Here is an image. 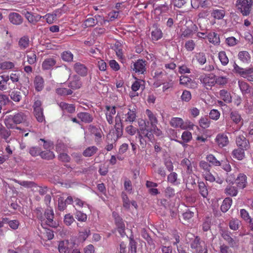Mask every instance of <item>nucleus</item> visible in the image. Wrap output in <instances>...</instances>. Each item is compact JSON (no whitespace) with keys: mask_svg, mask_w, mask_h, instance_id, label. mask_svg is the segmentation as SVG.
I'll use <instances>...</instances> for the list:
<instances>
[{"mask_svg":"<svg viewBox=\"0 0 253 253\" xmlns=\"http://www.w3.org/2000/svg\"><path fill=\"white\" fill-rule=\"evenodd\" d=\"M146 63L142 59H139L131 66V69L135 73L143 74L146 71Z\"/></svg>","mask_w":253,"mask_h":253,"instance_id":"nucleus-11","label":"nucleus"},{"mask_svg":"<svg viewBox=\"0 0 253 253\" xmlns=\"http://www.w3.org/2000/svg\"><path fill=\"white\" fill-rule=\"evenodd\" d=\"M177 174L175 172H171L168 176V182L171 183L173 185H178L180 183V182L177 179Z\"/></svg>","mask_w":253,"mask_h":253,"instance_id":"nucleus-40","label":"nucleus"},{"mask_svg":"<svg viewBox=\"0 0 253 253\" xmlns=\"http://www.w3.org/2000/svg\"><path fill=\"white\" fill-rule=\"evenodd\" d=\"M195 58L199 64L203 65L206 63L207 58L205 53L198 52L195 55Z\"/></svg>","mask_w":253,"mask_h":253,"instance_id":"nucleus-38","label":"nucleus"},{"mask_svg":"<svg viewBox=\"0 0 253 253\" xmlns=\"http://www.w3.org/2000/svg\"><path fill=\"white\" fill-rule=\"evenodd\" d=\"M82 85L80 78L76 75L69 78V87L72 89L80 88Z\"/></svg>","mask_w":253,"mask_h":253,"instance_id":"nucleus-14","label":"nucleus"},{"mask_svg":"<svg viewBox=\"0 0 253 253\" xmlns=\"http://www.w3.org/2000/svg\"><path fill=\"white\" fill-rule=\"evenodd\" d=\"M91 133L95 136V141L96 143H99L101 141V138L103 135V132L100 129L96 127H92Z\"/></svg>","mask_w":253,"mask_h":253,"instance_id":"nucleus-34","label":"nucleus"},{"mask_svg":"<svg viewBox=\"0 0 253 253\" xmlns=\"http://www.w3.org/2000/svg\"><path fill=\"white\" fill-rule=\"evenodd\" d=\"M218 58L223 66H226L229 62V59L225 51H222L218 53Z\"/></svg>","mask_w":253,"mask_h":253,"instance_id":"nucleus-45","label":"nucleus"},{"mask_svg":"<svg viewBox=\"0 0 253 253\" xmlns=\"http://www.w3.org/2000/svg\"><path fill=\"white\" fill-rule=\"evenodd\" d=\"M215 141L220 148L226 146L229 143L228 136L224 133H219L215 137Z\"/></svg>","mask_w":253,"mask_h":253,"instance_id":"nucleus-16","label":"nucleus"},{"mask_svg":"<svg viewBox=\"0 0 253 253\" xmlns=\"http://www.w3.org/2000/svg\"><path fill=\"white\" fill-rule=\"evenodd\" d=\"M62 58L63 60L70 62L72 61L73 59V55L70 51H64L61 55Z\"/></svg>","mask_w":253,"mask_h":253,"instance_id":"nucleus-60","label":"nucleus"},{"mask_svg":"<svg viewBox=\"0 0 253 253\" xmlns=\"http://www.w3.org/2000/svg\"><path fill=\"white\" fill-rule=\"evenodd\" d=\"M44 217H40L39 219L42 222H44L47 225L52 227H56L58 224L53 220L54 212L51 208H47L44 212Z\"/></svg>","mask_w":253,"mask_h":253,"instance_id":"nucleus-5","label":"nucleus"},{"mask_svg":"<svg viewBox=\"0 0 253 253\" xmlns=\"http://www.w3.org/2000/svg\"><path fill=\"white\" fill-rule=\"evenodd\" d=\"M200 80L207 89L216 84L215 76L211 74L201 76Z\"/></svg>","mask_w":253,"mask_h":253,"instance_id":"nucleus-7","label":"nucleus"},{"mask_svg":"<svg viewBox=\"0 0 253 253\" xmlns=\"http://www.w3.org/2000/svg\"><path fill=\"white\" fill-rule=\"evenodd\" d=\"M123 206L124 207L131 212H132L133 210L134 209L135 210L137 208V205L135 201H130L128 199L126 195H124L123 196Z\"/></svg>","mask_w":253,"mask_h":253,"instance_id":"nucleus-15","label":"nucleus"},{"mask_svg":"<svg viewBox=\"0 0 253 253\" xmlns=\"http://www.w3.org/2000/svg\"><path fill=\"white\" fill-rule=\"evenodd\" d=\"M163 36V33L161 29L156 28L151 32V37L153 40L158 41L161 39Z\"/></svg>","mask_w":253,"mask_h":253,"instance_id":"nucleus-44","label":"nucleus"},{"mask_svg":"<svg viewBox=\"0 0 253 253\" xmlns=\"http://www.w3.org/2000/svg\"><path fill=\"white\" fill-rule=\"evenodd\" d=\"M8 18L12 24L16 25H20L23 22L22 16L16 12L10 13L8 15Z\"/></svg>","mask_w":253,"mask_h":253,"instance_id":"nucleus-19","label":"nucleus"},{"mask_svg":"<svg viewBox=\"0 0 253 253\" xmlns=\"http://www.w3.org/2000/svg\"><path fill=\"white\" fill-rule=\"evenodd\" d=\"M34 112L35 116L39 122L42 123L45 121L43 114V109L34 110Z\"/></svg>","mask_w":253,"mask_h":253,"instance_id":"nucleus-50","label":"nucleus"},{"mask_svg":"<svg viewBox=\"0 0 253 253\" xmlns=\"http://www.w3.org/2000/svg\"><path fill=\"white\" fill-rule=\"evenodd\" d=\"M232 203V200L230 198H225L221 206L220 209L222 212H226L231 207Z\"/></svg>","mask_w":253,"mask_h":253,"instance_id":"nucleus-33","label":"nucleus"},{"mask_svg":"<svg viewBox=\"0 0 253 253\" xmlns=\"http://www.w3.org/2000/svg\"><path fill=\"white\" fill-rule=\"evenodd\" d=\"M199 190L201 195L206 198L208 195V191L205 184L203 182H199Z\"/></svg>","mask_w":253,"mask_h":253,"instance_id":"nucleus-48","label":"nucleus"},{"mask_svg":"<svg viewBox=\"0 0 253 253\" xmlns=\"http://www.w3.org/2000/svg\"><path fill=\"white\" fill-rule=\"evenodd\" d=\"M9 96L10 97V98L14 102H18L21 100L22 98L21 92L17 90L12 91L9 94Z\"/></svg>","mask_w":253,"mask_h":253,"instance_id":"nucleus-46","label":"nucleus"},{"mask_svg":"<svg viewBox=\"0 0 253 253\" xmlns=\"http://www.w3.org/2000/svg\"><path fill=\"white\" fill-rule=\"evenodd\" d=\"M57 12V11H55L52 13H47L45 15L42 16V18L45 19L47 23L52 24L55 21L58 16Z\"/></svg>","mask_w":253,"mask_h":253,"instance_id":"nucleus-37","label":"nucleus"},{"mask_svg":"<svg viewBox=\"0 0 253 253\" xmlns=\"http://www.w3.org/2000/svg\"><path fill=\"white\" fill-rule=\"evenodd\" d=\"M34 85L37 91H41L44 87L43 79L40 76H37L34 80Z\"/></svg>","mask_w":253,"mask_h":253,"instance_id":"nucleus-25","label":"nucleus"},{"mask_svg":"<svg viewBox=\"0 0 253 253\" xmlns=\"http://www.w3.org/2000/svg\"><path fill=\"white\" fill-rule=\"evenodd\" d=\"M221 98L226 103H230L232 101V97L230 93L225 89H222L219 92Z\"/></svg>","mask_w":253,"mask_h":253,"instance_id":"nucleus-36","label":"nucleus"},{"mask_svg":"<svg viewBox=\"0 0 253 253\" xmlns=\"http://www.w3.org/2000/svg\"><path fill=\"white\" fill-rule=\"evenodd\" d=\"M138 138L139 139L140 145L142 148L146 147L147 142L145 138H147L149 141L152 142L154 140V134L152 131L148 128L146 125V121L142 119H139L138 120Z\"/></svg>","mask_w":253,"mask_h":253,"instance_id":"nucleus-1","label":"nucleus"},{"mask_svg":"<svg viewBox=\"0 0 253 253\" xmlns=\"http://www.w3.org/2000/svg\"><path fill=\"white\" fill-rule=\"evenodd\" d=\"M126 122L129 123L133 122L136 118V110L134 107H131L127 109V112L126 114Z\"/></svg>","mask_w":253,"mask_h":253,"instance_id":"nucleus-18","label":"nucleus"},{"mask_svg":"<svg viewBox=\"0 0 253 253\" xmlns=\"http://www.w3.org/2000/svg\"><path fill=\"white\" fill-rule=\"evenodd\" d=\"M238 58L244 63H249L251 61V55L247 51H240L238 54Z\"/></svg>","mask_w":253,"mask_h":253,"instance_id":"nucleus-24","label":"nucleus"},{"mask_svg":"<svg viewBox=\"0 0 253 253\" xmlns=\"http://www.w3.org/2000/svg\"><path fill=\"white\" fill-rule=\"evenodd\" d=\"M233 71L236 74L240 75L241 77L245 78L248 74L253 73V69L252 68L244 69L239 66L235 62L233 64Z\"/></svg>","mask_w":253,"mask_h":253,"instance_id":"nucleus-12","label":"nucleus"},{"mask_svg":"<svg viewBox=\"0 0 253 253\" xmlns=\"http://www.w3.org/2000/svg\"><path fill=\"white\" fill-rule=\"evenodd\" d=\"M225 193L231 196H236L238 193V190L235 186L229 185L225 189Z\"/></svg>","mask_w":253,"mask_h":253,"instance_id":"nucleus-47","label":"nucleus"},{"mask_svg":"<svg viewBox=\"0 0 253 253\" xmlns=\"http://www.w3.org/2000/svg\"><path fill=\"white\" fill-rule=\"evenodd\" d=\"M236 143L239 148L245 150H247L250 148L249 141L243 135L237 136Z\"/></svg>","mask_w":253,"mask_h":253,"instance_id":"nucleus-13","label":"nucleus"},{"mask_svg":"<svg viewBox=\"0 0 253 253\" xmlns=\"http://www.w3.org/2000/svg\"><path fill=\"white\" fill-rule=\"evenodd\" d=\"M56 92L58 94L61 95H70L73 93L71 89H68L64 87L57 88Z\"/></svg>","mask_w":253,"mask_h":253,"instance_id":"nucleus-57","label":"nucleus"},{"mask_svg":"<svg viewBox=\"0 0 253 253\" xmlns=\"http://www.w3.org/2000/svg\"><path fill=\"white\" fill-rule=\"evenodd\" d=\"M28 115L23 112H19L14 115L7 116L4 119V124L8 128H14L16 125L22 123H26L27 126H29L27 122Z\"/></svg>","mask_w":253,"mask_h":253,"instance_id":"nucleus-2","label":"nucleus"},{"mask_svg":"<svg viewBox=\"0 0 253 253\" xmlns=\"http://www.w3.org/2000/svg\"><path fill=\"white\" fill-rule=\"evenodd\" d=\"M145 113L148 118L147 122H146L148 128H149V126H150V127H156V126L158 123L157 114L152 112L149 109H147L145 111Z\"/></svg>","mask_w":253,"mask_h":253,"instance_id":"nucleus-8","label":"nucleus"},{"mask_svg":"<svg viewBox=\"0 0 253 253\" xmlns=\"http://www.w3.org/2000/svg\"><path fill=\"white\" fill-rule=\"evenodd\" d=\"M183 120L178 117H174L171 118L170 121L171 126L175 128H180L182 129Z\"/></svg>","mask_w":253,"mask_h":253,"instance_id":"nucleus-31","label":"nucleus"},{"mask_svg":"<svg viewBox=\"0 0 253 253\" xmlns=\"http://www.w3.org/2000/svg\"><path fill=\"white\" fill-rule=\"evenodd\" d=\"M1 80L0 81V90H5L7 89V84L9 80V76L2 75L0 76Z\"/></svg>","mask_w":253,"mask_h":253,"instance_id":"nucleus-39","label":"nucleus"},{"mask_svg":"<svg viewBox=\"0 0 253 253\" xmlns=\"http://www.w3.org/2000/svg\"><path fill=\"white\" fill-rule=\"evenodd\" d=\"M78 117L83 122L89 123L92 121L93 118L91 115L86 112H81L78 114Z\"/></svg>","mask_w":253,"mask_h":253,"instance_id":"nucleus-29","label":"nucleus"},{"mask_svg":"<svg viewBox=\"0 0 253 253\" xmlns=\"http://www.w3.org/2000/svg\"><path fill=\"white\" fill-rule=\"evenodd\" d=\"M33 10H34V8L32 6H29L23 10L22 13L29 23L35 24L41 20L42 16L39 14L33 13Z\"/></svg>","mask_w":253,"mask_h":253,"instance_id":"nucleus-4","label":"nucleus"},{"mask_svg":"<svg viewBox=\"0 0 253 253\" xmlns=\"http://www.w3.org/2000/svg\"><path fill=\"white\" fill-rule=\"evenodd\" d=\"M181 166L186 170L187 173H190L192 171V166L195 167V164L192 163L191 161L186 158L183 159L180 163Z\"/></svg>","mask_w":253,"mask_h":253,"instance_id":"nucleus-23","label":"nucleus"},{"mask_svg":"<svg viewBox=\"0 0 253 253\" xmlns=\"http://www.w3.org/2000/svg\"><path fill=\"white\" fill-rule=\"evenodd\" d=\"M193 237V240L191 243V247L196 249L197 253H207V249L204 242H200V239L198 237H195L192 234H189Z\"/></svg>","mask_w":253,"mask_h":253,"instance_id":"nucleus-6","label":"nucleus"},{"mask_svg":"<svg viewBox=\"0 0 253 253\" xmlns=\"http://www.w3.org/2000/svg\"><path fill=\"white\" fill-rule=\"evenodd\" d=\"M236 183L238 187L243 189L247 184V177L243 173H240L236 178Z\"/></svg>","mask_w":253,"mask_h":253,"instance_id":"nucleus-20","label":"nucleus"},{"mask_svg":"<svg viewBox=\"0 0 253 253\" xmlns=\"http://www.w3.org/2000/svg\"><path fill=\"white\" fill-rule=\"evenodd\" d=\"M14 63L10 61H4L0 63V69L8 70L14 68Z\"/></svg>","mask_w":253,"mask_h":253,"instance_id":"nucleus-56","label":"nucleus"},{"mask_svg":"<svg viewBox=\"0 0 253 253\" xmlns=\"http://www.w3.org/2000/svg\"><path fill=\"white\" fill-rule=\"evenodd\" d=\"M106 109L105 115L107 121L109 124H112L113 123V116L116 113V108L115 106H107Z\"/></svg>","mask_w":253,"mask_h":253,"instance_id":"nucleus-17","label":"nucleus"},{"mask_svg":"<svg viewBox=\"0 0 253 253\" xmlns=\"http://www.w3.org/2000/svg\"><path fill=\"white\" fill-rule=\"evenodd\" d=\"M181 138L184 142H189L192 138V133L188 131H184L182 134Z\"/></svg>","mask_w":253,"mask_h":253,"instance_id":"nucleus-62","label":"nucleus"},{"mask_svg":"<svg viewBox=\"0 0 253 253\" xmlns=\"http://www.w3.org/2000/svg\"><path fill=\"white\" fill-rule=\"evenodd\" d=\"M97 150V148L94 146L88 147L84 151L83 155L85 157H91L96 153Z\"/></svg>","mask_w":253,"mask_h":253,"instance_id":"nucleus-42","label":"nucleus"},{"mask_svg":"<svg viewBox=\"0 0 253 253\" xmlns=\"http://www.w3.org/2000/svg\"><path fill=\"white\" fill-rule=\"evenodd\" d=\"M10 135V132L4 127L0 129V136L3 138L6 142H8V138Z\"/></svg>","mask_w":253,"mask_h":253,"instance_id":"nucleus-59","label":"nucleus"},{"mask_svg":"<svg viewBox=\"0 0 253 253\" xmlns=\"http://www.w3.org/2000/svg\"><path fill=\"white\" fill-rule=\"evenodd\" d=\"M225 14V11L223 9H213L211 13V16L215 19H221Z\"/></svg>","mask_w":253,"mask_h":253,"instance_id":"nucleus-32","label":"nucleus"},{"mask_svg":"<svg viewBox=\"0 0 253 253\" xmlns=\"http://www.w3.org/2000/svg\"><path fill=\"white\" fill-rule=\"evenodd\" d=\"M40 155L43 159L46 160H51L54 158L55 156L53 152L49 151H45L41 152Z\"/></svg>","mask_w":253,"mask_h":253,"instance_id":"nucleus-54","label":"nucleus"},{"mask_svg":"<svg viewBox=\"0 0 253 253\" xmlns=\"http://www.w3.org/2000/svg\"><path fill=\"white\" fill-rule=\"evenodd\" d=\"M206 159L209 163L214 166H219L221 165L220 162L217 160L216 158L212 154L208 155L207 156Z\"/></svg>","mask_w":253,"mask_h":253,"instance_id":"nucleus-51","label":"nucleus"},{"mask_svg":"<svg viewBox=\"0 0 253 253\" xmlns=\"http://www.w3.org/2000/svg\"><path fill=\"white\" fill-rule=\"evenodd\" d=\"M56 61L53 58H48L44 60L42 63V69L44 70H50L55 65Z\"/></svg>","mask_w":253,"mask_h":253,"instance_id":"nucleus-21","label":"nucleus"},{"mask_svg":"<svg viewBox=\"0 0 253 253\" xmlns=\"http://www.w3.org/2000/svg\"><path fill=\"white\" fill-rule=\"evenodd\" d=\"M58 105L62 110H66L69 113H73L75 110V107L72 104H69L62 102L59 103Z\"/></svg>","mask_w":253,"mask_h":253,"instance_id":"nucleus-41","label":"nucleus"},{"mask_svg":"<svg viewBox=\"0 0 253 253\" xmlns=\"http://www.w3.org/2000/svg\"><path fill=\"white\" fill-rule=\"evenodd\" d=\"M74 69L77 73L80 74L81 76H85L87 74V68L84 65L80 63H76L75 64L74 66Z\"/></svg>","mask_w":253,"mask_h":253,"instance_id":"nucleus-22","label":"nucleus"},{"mask_svg":"<svg viewBox=\"0 0 253 253\" xmlns=\"http://www.w3.org/2000/svg\"><path fill=\"white\" fill-rule=\"evenodd\" d=\"M76 218L80 221H85L87 219L86 214L79 211H77L75 213Z\"/></svg>","mask_w":253,"mask_h":253,"instance_id":"nucleus-63","label":"nucleus"},{"mask_svg":"<svg viewBox=\"0 0 253 253\" xmlns=\"http://www.w3.org/2000/svg\"><path fill=\"white\" fill-rule=\"evenodd\" d=\"M221 236L231 247L233 248L238 246L239 241L237 238H232L231 236L230 232L227 231H222Z\"/></svg>","mask_w":253,"mask_h":253,"instance_id":"nucleus-10","label":"nucleus"},{"mask_svg":"<svg viewBox=\"0 0 253 253\" xmlns=\"http://www.w3.org/2000/svg\"><path fill=\"white\" fill-rule=\"evenodd\" d=\"M58 249L60 253H71V249L69 248L68 241L60 242Z\"/></svg>","mask_w":253,"mask_h":253,"instance_id":"nucleus-26","label":"nucleus"},{"mask_svg":"<svg viewBox=\"0 0 253 253\" xmlns=\"http://www.w3.org/2000/svg\"><path fill=\"white\" fill-rule=\"evenodd\" d=\"M252 0H237L236 1V7L238 10L244 16L250 14L253 5Z\"/></svg>","mask_w":253,"mask_h":253,"instance_id":"nucleus-3","label":"nucleus"},{"mask_svg":"<svg viewBox=\"0 0 253 253\" xmlns=\"http://www.w3.org/2000/svg\"><path fill=\"white\" fill-rule=\"evenodd\" d=\"M29 39L27 37L21 38L19 41V45L21 49H25L29 46Z\"/></svg>","mask_w":253,"mask_h":253,"instance_id":"nucleus-52","label":"nucleus"},{"mask_svg":"<svg viewBox=\"0 0 253 253\" xmlns=\"http://www.w3.org/2000/svg\"><path fill=\"white\" fill-rule=\"evenodd\" d=\"M240 89L243 94L248 93L250 92L249 86L248 84L242 81H238Z\"/></svg>","mask_w":253,"mask_h":253,"instance_id":"nucleus-49","label":"nucleus"},{"mask_svg":"<svg viewBox=\"0 0 253 253\" xmlns=\"http://www.w3.org/2000/svg\"><path fill=\"white\" fill-rule=\"evenodd\" d=\"M230 117L232 121L235 124H239L242 120L240 114L235 111H232L230 114Z\"/></svg>","mask_w":253,"mask_h":253,"instance_id":"nucleus-43","label":"nucleus"},{"mask_svg":"<svg viewBox=\"0 0 253 253\" xmlns=\"http://www.w3.org/2000/svg\"><path fill=\"white\" fill-rule=\"evenodd\" d=\"M181 99L183 101L188 102L191 99V94L189 91L185 90L183 91L181 96Z\"/></svg>","mask_w":253,"mask_h":253,"instance_id":"nucleus-64","label":"nucleus"},{"mask_svg":"<svg viewBox=\"0 0 253 253\" xmlns=\"http://www.w3.org/2000/svg\"><path fill=\"white\" fill-rule=\"evenodd\" d=\"M216 84L218 85H225L228 82V78L226 76H215Z\"/></svg>","mask_w":253,"mask_h":253,"instance_id":"nucleus-58","label":"nucleus"},{"mask_svg":"<svg viewBox=\"0 0 253 253\" xmlns=\"http://www.w3.org/2000/svg\"><path fill=\"white\" fill-rule=\"evenodd\" d=\"M115 127L117 131V136L120 137L122 135V125L121 117L118 113L115 117Z\"/></svg>","mask_w":253,"mask_h":253,"instance_id":"nucleus-27","label":"nucleus"},{"mask_svg":"<svg viewBox=\"0 0 253 253\" xmlns=\"http://www.w3.org/2000/svg\"><path fill=\"white\" fill-rule=\"evenodd\" d=\"M220 116V112L216 109H212L209 113L210 118L215 121L217 120L219 118Z\"/></svg>","mask_w":253,"mask_h":253,"instance_id":"nucleus-61","label":"nucleus"},{"mask_svg":"<svg viewBox=\"0 0 253 253\" xmlns=\"http://www.w3.org/2000/svg\"><path fill=\"white\" fill-rule=\"evenodd\" d=\"M198 27L195 24H192L190 26L182 29L181 30V37L182 38H188L192 37L194 34L198 32Z\"/></svg>","mask_w":253,"mask_h":253,"instance_id":"nucleus-9","label":"nucleus"},{"mask_svg":"<svg viewBox=\"0 0 253 253\" xmlns=\"http://www.w3.org/2000/svg\"><path fill=\"white\" fill-rule=\"evenodd\" d=\"M211 121L207 117H202L199 120V125L203 128H206L210 126Z\"/></svg>","mask_w":253,"mask_h":253,"instance_id":"nucleus-55","label":"nucleus"},{"mask_svg":"<svg viewBox=\"0 0 253 253\" xmlns=\"http://www.w3.org/2000/svg\"><path fill=\"white\" fill-rule=\"evenodd\" d=\"M245 151L240 148L236 149L232 152L233 157L238 160H242L245 157Z\"/></svg>","mask_w":253,"mask_h":253,"instance_id":"nucleus-35","label":"nucleus"},{"mask_svg":"<svg viewBox=\"0 0 253 253\" xmlns=\"http://www.w3.org/2000/svg\"><path fill=\"white\" fill-rule=\"evenodd\" d=\"M210 42L214 45H218L220 43V39L218 34L215 32H211L207 36Z\"/></svg>","mask_w":253,"mask_h":253,"instance_id":"nucleus-28","label":"nucleus"},{"mask_svg":"<svg viewBox=\"0 0 253 253\" xmlns=\"http://www.w3.org/2000/svg\"><path fill=\"white\" fill-rule=\"evenodd\" d=\"M26 57L27 58V62L31 65L34 64L37 61V56L36 52L33 50H27L26 51Z\"/></svg>","mask_w":253,"mask_h":253,"instance_id":"nucleus-30","label":"nucleus"},{"mask_svg":"<svg viewBox=\"0 0 253 253\" xmlns=\"http://www.w3.org/2000/svg\"><path fill=\"white\" fill-rule=\"evenodd\" d=\"M241 224V221L237 219H232L229 222L230 228L233 230H237Z\"/></svg>","mask_w":253,"mask_h":253,"instance_id":"nucleus-53","label":"nucleus"}]
</instances>
